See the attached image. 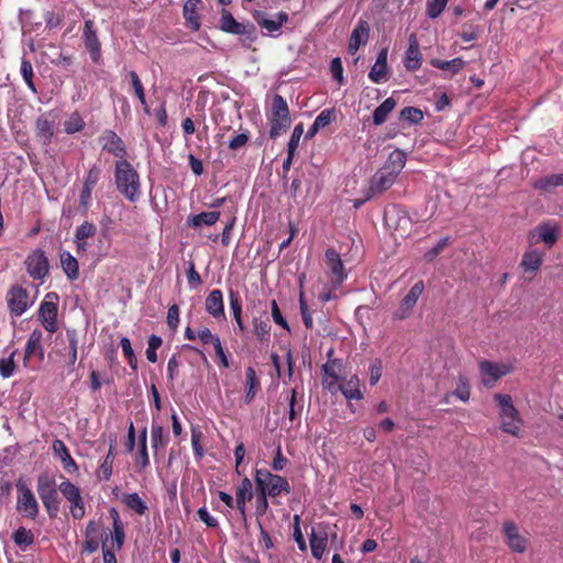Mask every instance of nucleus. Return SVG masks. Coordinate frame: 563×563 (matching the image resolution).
Instances as JSON below:
<instances>
[{
    "label": "nucleus",
    "mask_w": 563,
    "mask_h": 563,
    "mask_svg": "<svg viewBox=\"0 0 563 563\" xmlns=\"http://www.w3.org/2000/svg\"><path fill=\"white\" fill-rule=\"evenodd\" d=\"M96 225L93 223L86 221L76 229L74 239L88 240L89 238H92L96 234Z\"/></svg>",
    "instance_id": "nucleus-51"
},
{
    "label": "nucleus",
    "mask_w": 563,
    "mask_h": 563,
    "mask_svg": "<svg viewBox=\"0 0 563 563\" xmlns=\"http://www.w3.org/2000/svg\"><path fill=\"white\" fill-rule=\"evenodd\" d=\"M536 231L538 232L540 240L549 247H551L558 240L559 227L555 223L542 222L536 228Z\"/></svg>",
    "instance_id": "nucleus-30"
},
{
    "label": "nucleus",
    "mask_w": 563,
    "mask_h": 563,
    "mask_svg": "<svg viewBox=\"0 0 563 563\" xmlns=\"http://www.w3.org/2000/svg\"><path fill=\"white\" fill-rule=\"evenodd\" d=\"M409 45L405 56V67L408 70H417L422 64V54L420 52V45L418 37L415 33H411L408 38Z\"/></svg>",
    "instance_id": "nucleus-16"
},
{
    "label": "nucleus",
    "mask_w": 563,
    "mask_h": 563,
    "mask_svg": "<svg viewBox=\"0 0 563 563\" xmlns=\"http://www.w3.org/2000/svg\"><path fill=\"white\" fill-rule=\"evenodd\" d=\"M62 268L70 280H75L79 275V267L77 260L69 253L63 252L60 254Z\"/></svg>",
    "instance_id": "nucleus-32"
},
{
    "label": "nucleus",
    "mask_w": 563,
    "mask_h": 563,
    "mask_svg": "<svg viewBox=\"0 0 563 563\" xmlns=\"http://www.w3.org/2000/svg\"><path fill=\"white\" fill-rule=\"evenodd\" d=\"M102 147L104 151L111 153L117 157H122L125 154V146L120 136L113 131H106L102 136Z\"/></svg>",
    "instance_id": "nucleus-21"
},
{
    "label": "nucleus",
    "mask_w": 563,
    "mask_h": 563,
    "mask_svg": "<svg viewBox=\"0 0 563 563\" xmlns=\"http://www.w3.org/2000/svg\"><path fill=\"white\" fill-rule=\"evenodd\" d=\"M7 302L10 312L16 317L22 316L31 305L27 291L20 286H13L8 291Z\"/></svg>",
    "instance_id": "nucleus-12"
},
{
    "label": "nucleus",
    "mask_w": 563,
    "mask_h": 563,
    "mask_svg": "<svg viewBox=\"0 0 563 563\" xmlns=\"http://www.w3.org/2000/svg\"><path fill=\"white\" fill-rule=\"evenodd\" d=\"M396 101L394 98H387L382 104H379L373 113V122L375 125L383 124L388 114L395 109Z\"/></svg>",
    "instance_id": "nucleus-34"
},
{
    "label": "nucleus",
    "mask_w": 563,
    "mask_h": 563,
    "mask_svg": "<svg viewBox=\"0 0 563 563\" xmlns=\"http://www.w3.org/2000/svg\"><path fill=\"white\" fill-rule=\"evenodd\" d=\"M64 126L67 134H74L84 129L85 122L78 112H73L65 121Z\"/></svg>",
    "instance_id": "nucleus-46"
},
{
    "label": "nucleus",
    "mask_w": 563,
    "mask_h": 563,
    "mask_svg": "<svg viewBox=\"0 0 563 563\" xmlns=\"http://www.w3.org/2000/svg\"><path fill=\"white\" fill-rule=\"evenodd\" d=\"M246 376V394H245V402L250 404L258 388V379L256 378V373L253 367H247L245 372Z\"/></svg>",
    "instance_id": "nucleus-37"
},
{
    "label": "nucleus",
    "mask_w": 563,
    "mask_h": 563,
    "mask_svg": "<svg viewBox=\"0 0 563 563\" xmlns=\"http://www.w3.org/2000/svg\"><path fill=\"white\" fill-rule=\"evenodd\" d=\"M152 448L157 451L158 449L166 448L168 443V435L164 432L162 426L157 423L152 424L151 429Z\"/></svg>",
    "instance_id": "nucleus-36"
},
{
    "label": "nucleus",
    "mask_w": 563,
    "mask_h": 563,
    "mask_svg": "<svg viewBox=\"0 0 563 563\" xmlns=\"http://www.w3.org/2000/svg\"><path fill=\"white\" fill-rule=\"evenodd\" d=\"M506 542L509 548L518 553H523L527 550L528 539L519 533V530H504Z\"/></svg>",
    "instance_id": "nucleus-31"
},
{
    "label": "nucleus",
    "mask_w": 563,
    "mask_h": 563,
    "mask_svg": "<svg viewBox=\"0 0 563 563\" xmlns=\"http://www.w3.org/2000/svg\"><path fill=\"white\" fill-rule=\"evenodd\" d=\"M333 113L334 111L331 110V109H324L322 110L318 117L316 118L314 120V124L319 128V129H322V128H325L327 125H329L332 120H333Z\"/></svg>",
    "instance_id": "nucleus-56"
},
{
    "label": "nucleus",
    "mask_w": 563,
    "mask_h": 563,
    "mask_svg": "<svg viewBox=\"0 0 563 563\" xmlns=\"http://www.w3.org/2000/svg\"><path fill=\"white\" fill-rule=\"evenodd\" d=\"M206 310L214 319H224L223 295L221 290L213 289L206 298Z\"/></svg>",
    "instance_id": "nucleus-20"
},
{
    "label": "nucleus",
    "mask_w": 563,
    "mask_h": 563,
    "mask_svg": "<svg viewBox=\"0 0 563 563\" xmlns=\"http://www.w3.org/2000/svg\"><path fill=\"white\" fill-rule=\"evenodd\" d=\"M255 484L257 490L271 497H276L282 493L288 494L290 492V486L286 478L273 474L267 470H256Z\"/></svg>",
    "instance_id": "nucleus-6"
},
{
    "label": "nucleus",
    "mask_w": 563,
    "mask_h": 563,
    "mask_svg": "<svg viewBox=\"0 0 563 563\" xmlns=\"http://www.w3.org/2000/svg\"><path fill=\"white\" fill-rule=\"evenodd\" d=\"M36 489L48 515L56 516L60 500L54 477L48 473L38 475Z\"/></svg>",
    "instance_id": "nucleus-5"
},
{
    "label": "nucleus",
    "mask_w": 563,
    "mask_h": 563,
    "mask_svg": "<svg viewBox=\"0 0 563 563\" xmlns=\"http://www.w3.org/2000/svg\"><path fill=\"white\" fill-rule=\"evenodd\" d=\"M220 22L221 30L224 32L236 35H246L251 40L254 38L255 26L252 23L238 22L234 16L225 10L222 12Z\"/></svg>",
    "instance_id": "nucleus-11"
},
{
    "label": "nucleus",
    "mask_w": 563,
    "mask_h": 563,
    "mask_svg": "<svg viewBox=\"0 0 563 563\" xmlns=\"http://www.w3.org/2000/svg\"><path fill=\"white\" fill-rule=\"evenodd\" d=\"M448 244L449 238L441 239L434 247H432L424 254L426 260L428 262L433 261L443 251V249L448 246Z\"/></svg>",
    "instance_id": "nucleus-59"
},
{
    "label": "nucleus",
    "mask_w": 563,
    "mask_h": 563,
    "mask_svg": "<svg viewBox=\"0 0 563 563\" xmlns=\"http://www.w3.org/2000/svg\"><path fill=\"white\" fill-rule=\"evenodd\" d=\"M92 530H87L86 540L82 543L81 553L91 554L99 549V540L91 537L90 532Z\"/></svg>",
    "instance_id": "nucleus-54"
},
{
    "label": "nucleus",
    "mask_w": 563,
    "mask_h": 563,
    "mask_svg": "<svg viewBox=\"0 0 563 563\" xmlns=\"http://www.w3.org/2000/svg\"><path fill=\"white\" fill-rule=\"evenodd\" d=\"M494 399L500 408L499 417L501 421V430L518 437L522 420L520 419L519 412L512 404L511 397L506 394H496Z\"/></svg>",
    "instance_id": "nucleus-3"
},
{
    "label": "nucleus",
    "mask_w": 563,
    "mask_h": 563,
    "mask_svg": "<svg viewBox=\"0 0 563 563\" xmlns=\"http://www.w3.org/2000/svg\"><path fill=\"white\" fill-rule=\"evenodd\" d=\"M179 323V308L177 305H173L168 308L167 312V324L172 330H176Z\"/></svg>",
    "instance_id": "nucleus-62"
},
{
    "label": "nucleus",
    "mask_w": 563,
    "mask_h": 563,
    "mask_svg": "<svg viewBox=\"0 0 563 563\" xmlns=\"http://www.w3.org/2000/svg\"><path fill=\"white\" fill-rule=\"evenodd\" d=\"M303 134V125L301 123L297 124L291 133L290 140L288 142V152H290V155H295V152L297 151V147L299 145V141Z\"/></svg>",
    "instance_id": "nucleus-53"
},
{
    "label": "nucleus",
    "mask_w": 563,
    "mask_h": 563,
    "mask_svg": "<svg viewBox=\"0 0 563 563\" xmlns=\"http://www.w3.org/2000/svg\"><path fill=\"white\" fill-rule=\"evenodd\" d=\"M342 365L338 360L329 361L322 366L323 379L322 384L330 393H336V384L341 379L339 372Z\"/></svg>",
    "instance_id": "nucleus-18"
},
{
    "label": "nucleus",
    "mask_w": 563,
    "mask_h": 563,
    "mask_svg": "<svg viewBox=\"0 0 563 563\" xmlns=\"http://www.w3.org/2000/svg\"><path fill=\"white\" fill-rule=\"evenodd\" d=\"M58 489L69 503L79 501V499H81L79 488L69 481L62 482Z\"/></svg>",
    "instance_id": "nucleus-44"
},
{
    "label": "nucleus",
    "mask_w": 563,
    "mask_h": 563,
    "mask_svg": "<svg viewBox=\"0 0 563 563\" xmlns=\"http://www.w3.org/2000/svg\"><path fill=\"white\" fill-rule=\"evenodd\" d=\"M100 176V169L96 166L91 167L88 170V174L86 176V179L84 181V187L90 188L93 190L95 186L97 185Z\"/></svg>",
    "instance_id": "nucleus-61"
},
{
    "label": "nucleus",
    "mask_w": 563,
    "mask_h": 563,
    "mask_svg": "<svg viewBox=\"0 0 563 563\" xmlns=\"http://www.w3.org/2000/svg\"><path fill=\"white\" fill-rule=\"evenodd\" d=\"M35 133L37 140L43 145H48L54 136V124L46 117L41 115L35 122Z\"/></svg>",
    "instance_id": "nucleus-26"
},
{
    "label": "nucleus",
    "mask_w": 563,
    "mask_h": 563,
    "mask_svg": "<svg viewBox=\"0 0 563 563\" xmlns=\"http://www.w3.org/2000/svg\"><path fill=\"white\" fill-rule=\"evenodd\" d=\"M42 331L41 330H33L32 333L30 334L29 336V340L26 342V347H25V354L26 356H31L33 354H35L36 352H42V345H41V341H42Z\"/></svg>",
    "instance_id": "nucleus-45"
},
{
    "label": "nucleus",
    "mask_w": 563,
    "mask_h": 563,
    "mask_svg": "<svg viewBox=\"0 0 563 563\" xmlns=\"http://www.w3.org/2000/svg\"><path fill=\"white\" fill-rule=\"evenodd\" d=\"M272 318L276 324H278L282 328L289 331V325H288L286 319L283 317V314L278 308V305L275 300L272 301Z\"/></svg>",
    "instance_id": "nucleus-60"
},
{
    "label": "nucleus",
    "mask_w": 563,
    "mask_h": 563,
    "mask_svg": "<svg viewBox=\"0 0 563 563\" xmlns=\"http://www.w3.org/2000/svg\"><path fill=\"white\" fill-rule=\"evenodd\" d=\"M53 452L59 457L63 467L68 473H74L78 470L75 460L70 456L66 444L62 440H55L53 442Z\"/></svg>",
    "instance_id": "nucleus-23"
},
{
    "label": "nucleus",
    "mask_w": 563,
    "mask_h": 563,
    "mask_svg": "<svg viewBox=\"0 0 563 563\" xmlns=\"http://www.w3.org/2000/svg\"><path fill=\"white\" fill-rule=\"evenodd\" d=\"M454 395L462 401H467L470 399V385L465 378L460 377Z\"/></svg>",
    "instance_id": "nucleus-55"
},
{
    "label": "nucleus",
    "mask_w": 563,
    "mask_h": 563,
    "mask_svg": "<svg viewBox=\"0 0 563 563\" xmlns=\"http://www.w3.org/2000/svg\"><path fill=\"white\" fill-rule=\"evenodd\" d=\"M201 4V0H187L183 8L184 18L194 31H198L200 27L198 10Z\"/></svg>",
    "instance_id": "nucleus-25"
},
{
    "label": "nucleus",
    "mask_w": 563,
    "mask_h": 563,
    "mask_svg": "<svg viewBox=\"0 0 563 563\" xmlns=\"http://www.w3.org/2000/svg\"><path fill=\"white\" fill-rule=\"evenodd\" d=\"M26 271L34 279H42L48 274V260L43 251L32 252L26 261Z\"/></svg>",
    "instance_id": "nucleus-13"
},
{
    "label": "nucleus",
    "mask_w": 563,
    "mask_h": 563,
    "mask_svg": "<svg viewBox=\"0 0 563 563\" xmlns=\"http://www.w3.org/2000/svg\"><path fill=\"white\" fill-rule=\"evenodd\" d=\"M123 503L137 515H143L147 509L145 501L136 493L124 495Z\"/></svg>",
    "instance_id": "nucleus-38"
},
{
    "label": "nucleus",
    "mask_w": 563,
    "mask_h": 563,
    "mask_svg": "<svg viewBox=\"0 0 563 563\" xmlns=\"http://www.w3.org/2000/svg\"><path fill=\"white\" fill-rule=\"evenodd\" d=\"M21 74H22V77L25 80L27 87L32 91H36L35 85L33 82V75H34L33 67H32V64L27 59L23 58L21 62Z\"/></svg>",
    "instance_id": "nucleus-52"
},
{
    "label": "nucleus",
    "mask_w": 563,
    "mask_h": 563,
    "mask_svg": "<svg viewBox=\"0 0 563 563\" xmlns=\"http://www.w3.org/2000/svg\"><path fill=\"white\" fill-rule=\"evenodd\" d=\"M129 76H130L131 84H132V87L134 89L135 96L137 97V99L142 103V106L144 108V111L148 113L150 110H148V106H147V102H146V99H145L144 88H143V85H142V81H141L139 75L134 70H131L129 73Z\"/></svg>",
    "instance_id": "nucleus-43"
},
{
    "label": "nucleus",
    "mask_w": 563,
    "mask_h": 563,
    "mask_svg": "<svg viewBox=\"0 0 563 563\" xmlns=\"http://www.w3.org/2000/svg\"><path fill=\"white\" fill-rule=\"evenodd\" d=\"M102 543L103 563H118L113 550L109 547L108 537L101 536Z\"/></svg>",
    "instance_id": "nucleus-57"
},
{
    "label": "nucleus",
    "mask_w": 563,
    "mask_h": 563,
    "mask_svg": "<svg viewBox=\"0 0 563 563\" xmlns=\"http://www.w3.org/2000/svg\"><path fill=\"white\" fill-rule=\"evenodd\" d=\"M114 449L115 442L112 441L109 448L107 455L103 459V462L100 465L99 473L103 476L106 481L110 479L112 475V465L114 461Z\"/></svg>",
    "instance_id": "nucleus-42"
},
{
    "label": "nucleus",
    "mask_w": 563,
    "mask_h": 563,
    "mask_svg": "<svg viewBox=\"0 0 563 563\" xmlns=\"http://www.w3.org/2000/svg\"><path fill=\"white\" fill-rule=\"evenodd\" d=\"M254 334L260 341H268L271 333V324L268 318H254L253 319Z\"/></svg>",
    "instance_id": "nucleus-41"
},
{
    "label": "nucleus",
    "mask_w": 563,
    "mask_h": 563,
    "mask_svg": "<svg viewBox=\"0 0 563 563\" xmlns=\"http://www.w3.org/2000/svg\"><path fill=\"white\" fill-rule=\"evenodd\" d=\"M369 37V25L366 21H358L351 33L349 42V52L355 54L361 45L367 43Z\"/></svg>",
    "instance_id": "nucleus-19"
},
{
    "label": "nucleus",
    "mask_w": 563,
    "mask_h": 563,
    "mask_svg": "<svg viewBox=\"0 0 563 563\" xmlns=\"http://www.w3.org/2000/svg\"><path fill=\"white\" fill-rule=\"evenodd\" d=\"M361 382L357 375L344 379L342 384H336V391L340 390L347 400L363 399V393L360 388Z\"/></svg>",
    "instance_id": "nucleus-22"
},
{
    "label": "nucleus",
    "mask_w": 563,
    "mask_h": 563,
    "mask_svg": "<svg viewBox=\"0 0 563 563\" xmlns=\"http://www.w3.org/2000/svg\"><path fill=\"white\" fill-rule=\"evenodd\" d=\"M330 68H331V73H332L333 77L340 84H342V81H343V66H342L341 59L339 57L333 58L331 60Z\"/></svg>",
    "instance_id": "nucleus-64"
},
{
    "label": "nucleus",
    "mask_w": 563,
    "mask_h": 563,
    "mask_svg": "<svg viewBox=\"0 0 563 563\" xmlns=\"http://www.w3.org/2000/svg\"><path fill=\"white\" fill-rule=\"evenodd\" d=\"M430 64L444 71H450L451 74H457L460 70H462L465 66V60L456 57L451 60H441L438 58L431 59Z\"/></svg>",
    "instance_id": "nucleus-33"
},
{
    "label": "nucleus",
    "mask_w": 563,
    "mask_h": 563,
    "mask_svg": "<svg viewBox=\"0 0 563 563\" xmlns=\"http://www.w3.org/2000/svg\"><path fill=\"white\" fill-rule=\"evenodd\" d=\"M563 174L551 175L544 178H540L534 183V188L539 190L550 191L551 189L562 186Z\"/></svg>",
    "instance_id": "nucleus-40"
},
{
    "label": "nucleus",
    "mask_w": 563,
    "mask_h": 563,
    "mask_svg": "<svg viewBox=\"0 0 563 563\" xmlns=\"http://www.w3.org/2000/svg\"><path fill=\"white\" fill-rule=\"evenodd\" d=\"M254 19L262 29H265L268 34L274 35L280 30L283 24L288 22L289 16L286 12H278L275 18H267L264 13L257 12Z\"/></svg>",
    "instance_id": "nucleus-17"
},
{
    "label": "nucleus",
    "mask_w": 563,
    "mask_h": 563,
    "mask_svg": "<svg viewBox=\"0 0 563 563\" xmlns=\"http://www.w3.org/2000/svg\"><path fill=\"white\" fill-rule=\"evenodd\" d=\"M58 296L55 292H48L46 299L41 303L38 309V317L43 327L51 333L57 330L56 318H57V305L54 300H57Z\"/></svg>",
    "instance_id": "nucleus-9"
},
{
    "label": "nucleus",
    "mask_w": 563,
    "mask_h": 563,
    "mask_svg": "<svg viewBox=\"0 0 563 563\" xmlns=\"http://www.w3.org/2000/svg\"><path fill=\"white\" fill-rule=\"evenodd\" d=\"M235 495L236 508L241 512H244L246 503L251 501L254 496L252 482L247 477H244L241 484L236 487Z\"/></svg>",
    "instance_id": "nucleus-27"
},
{
    "label": "nucleus",
    "mask_w": 563,
    "mask_h": 563,
    "mask_svg": "<svg viewBox=\"0 0 563 563\" xmlns=\"http://www.w3.org/2000/svg\"><path fill=\"white\" fill-rule=\"evenodd\" d=\"M479 372L482 383L486 387L492 388L495 386L499 378L511 372V366L507 364L494 363L490 361H482L479 363Z\"/></svg>",
    "instance_id": "nucleus-8"
},
{
    "label": "nucleus",
    "mask_w": 563,
    "mask_h": 563,
    "mask_svg": "<svg viewBox=\"0 0 563 563\" xmlns=\"http://www.w3.org/2000/svg\"><path fill=\"white\" fill-rule=\"evenodd\" d=\"M325 264L334 277L335 286H339L346 278L343 262L340 254L334 249L325 251Z\"/></svg>",
    "instance_id": "nucleus-15"
},
{
    "label": "nucleus",
    "mask_w": 563,
    "mask_h": 563,
    "mask_svg": "<svg viewBox=\"0 0 563 563\" xmlns=\"http://www.w3.org/2000/svg\"><path fill=\"white\" fill-rule=\"evenodd\" d=\"M267 496L265 493L257 490L255 493V512L257 516L258 525L262 527L264 523L261 518L266 514L268 508Z\"/></svg>",
    "instance_id": "nucleus-47"
},
{
    "label": "nucleus",
    "mask_w": 563,
    "mask_h": 563,
    "mask_svg": "<svg viewBox=\"0 0 563 563\" xmlns=\"http://www.w3.org/2000/svg\"><path fill=\"white\" fill-rule=\"evenodd\" d=\"M15 365L13 362V355L9 358L0 360V374L3 378L10 377L14 372Z\"/></svg>",
    "instance_id": "nucleus-58"
},
{
    "label": "nucleus",
    "mask_w": 563,
    "mask_h": 563,
    "mask_svg": "<svg viewBox=\"0 0 563 563\" xmlns=\"http://www.w3.org/2000/svg\"><path fill=\"white\" fill-rule=\"evenodd\" d=\"M382 377V362L379 360H375L369 368V383L371 385H376Z\"/></svg>",
    "instance_id": "nucleus-63"
},
{
    "label": "nucleus",
    "mask_w": 563,
    "mask_h": 563,
    "mask_svg": "<svg viewBox=\"0 0 563 563\" xmlns=\"http://www.w3.org/2000/svg\"><path fill=\"white\" fill-rule=\"evenodd\" d=\"M449 0H428L427 14L430 19H437L445 9Z\"/></svg>",
    "instance_id": "nucleus-49"
},
{
    "label": "nucleus",
    "mask_w": 563,
    "mask_h": 563,
    "mask_svg": "<svg viewBox=\"0 0 563 563\" xmlns=\"http://www.w3.org/2000/svg\"><path fill=\"white\" fill-rule=\"evenodd\" d=\"M115 183L118 190L130 201H136L141 195L137 172L128 161H119L115 165Z\"/></svg>",
    "instance_id": "nucleus-2"
},
{
    "label": "nucleus",
    "mask_w": 563,
    "mask_h": 563,
    "mask_svg": "<svg viewBox=\"0 0 563 563\" xmlns=\"http://www.w3.org/2000/svg\"><path fill=\"white\" fill-rule=\"evenodd\" d=\"M18 490L16 509L25 518L35 519L38 514V503L35 495L22 479L15 484Z\"/></svg>",
    "instance_id": "nucleus-7"
},
{
    "label": "nucleus",
    "mask_w": 563,
    "mask_h": 563,
    "mask_svg": "<svg viewBox=\"0 0 563 563\" xmlns=\"http://www.w3.org/2000/svg\"><path fill=\"white\" fill-rule=\"evenodd\" d=\"M229 299H230V308L232 310L233 318L238 324L239 330L241 332H243L245 327H244V323L242 322V306L240 303L239 296L235 291L230 290Z\"/></svg>",
    "instance_id": "nucleus-39"
},
{
    "label": "nucleus",
    "mask_w": 563,
    "mask_h": 563,
    "mask_svg": "<svg viewBox=\"0 0 563 563\" xmlns=\"http://www.w3.org/2000/svg\"><path fill=\"white\" fill-rule=\"evenodd\" d=\"M328 543L327 530H312L310 536L311 554L314 559L320 560L323 556Z\"/></svg>",
    "instance_id": "nucleus-28"
},
{
    "label": "nucleus",
    "mask_w": 563,
    "mask_h": 563,
    "mask_svg": "<svg viewBox=\"0 0 563 563\" xmlns=\"http://www.w3.org/2000/svg\"><path fill=\"white\" fill-rule=\"evenodd\" d=\"M13 541L16 545L26 548L32 544L34 541V536L32 530H15L13 536Z\"/></svg>",
    "instance_id": "nucleus-50"
},
{
    "label": "nucleus",
    "mask_w": 563,
    "mask_h": 563,
    "mask_svg": "<svg viewBox=\"0 0 563 563\" xmlns=\"http://www.w3.org/2000/svg\"><path fill=\"white\" fill-rule=\"evenodd\" d=\"M219 211L201 212L189 218L188 224L194 228H199L201 225H212L219 220Z\"/></svg>",
    "instance_id": "nucleus-35"
},
{
    "label": "nucleus",
    "mask_w": 563,
    "mask_h": 563,
    "mask_svg": "<svg viewBox=\"0 0 563 563\" xmlns=\"http://www.w3.org/2000/svg\"><path fill=\"white\" fill-rule=\"evenodd\" d=\"M84 41L86 48L90 53L91 59L93 62H99L101 57V45L95 30V24L91 20H87L85 22Z\"/></svg>",
    "instance_id": "nucleus-14"
},
{
    "label": "nucleus",
    "mask_w": 563,
    "mask_h": 563,
    "mask_svg": "<svg viewBox=\"0 0 563 563\" xmlns=\"http://www.w3.org/2000/svg\"><path fill=\"white\" fill-rule=\"evenodd\" d=\"M423 119V113L415 107H406L400 111V120L417 124Z\"/></svg>",
    "instance_id": "nucleus-48"
},
{
    "label": "nucleus",
    "mask_w": 563,
    "mask_h": 563,
    "mask_svg": "<svg viewBox=\"0 0 563 563\" xmlns=\"http://www.w3.org/2000/svg\"><path fill=\"white\" fill-rule=\"evenodd\" d=\"M406 165V154L400 150L393 151L384 166L371 178L366 200L389 189Z\"/></svg>",
    "instance_id": "nucleus-1"
},
{
    "label": "nucleus",
    "mask_w": 563,
    "mask_h": 563,
    "mask_svg": "<svg viewBox=\"0 0 563 563\" xmlns=\"http://www.w3.org/2000/svg\"><path fill=\"white\" fill-rule=\"evenodd\" d=\"M269 136L276 139L285 133L291 123L286 100L280 95H275L272 103V117Z\"/></svg>",
    "instance_id": "nucleus-4"
},
{
    "label": "nucleus",
    "mask_w": 563,
    "mask_h": 563,
    "mask_svg": "<svg viewBox=\"0 0 563 563\" xmlns=\"http://www.w3.org/2000/svg\"><path fill=\"white\" fill-rule=\"evenodd\" d=\"M543 262V254L538 250H528L520 263V266L523 268L526 273L534 274L541 267Z\"/></svg>",
    "instance_id": "nucleus-29"
},
{
    "label": "nucleus",
    "mask_w": 563,
    "mask_h": 563,
    "mask_svg": "<svg viewBox=\"0 0 563 563\" xmlns=\"http://www.w3.org/2000/svg\"><path fill=\"white\" fill-rule=\"evenodd\" d=\"M424 285L422 282L416 283L409 290V292L405 296V298L401 300L399 307L394 312V318L398 320H404L408 318L413 307L416 306L419 297L423 292Z\"/></svg>",
    "instance_id": "nucleus-10"
},
{
    "label": "nucleus",
    "mask_w": 563,
    "mask_h": 563,
    "mask_svg": "<svg viewBox=\"0 0 563 563\" xmlns=\"http://www.w3.org/2000/svg\"><path fill=\"white\" fill-rule=\"evenodd\" d=\"M387 55H388L387 48H383L378 53L376 62L368 74L369 79L375 84H379V82L384 81L386 78Z\"/></svg>",
    "instance_id": "nucleus-24"
}]
</instances>
